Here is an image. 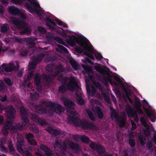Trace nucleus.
<instances>
[{"mask_svg": "<svg viewBox=\"0 0 156 156\" xmlns=\"http://www.w3.org/2000/svg\"><path fill=\"white\" fill-rule=\"evenodd\" d=\"M76 41L78 44L82 47L83 48L82 52L85 55L90 58L94 59V55L98 60H100L102 58V56L100 53L94 51L92 46L88 43L84 39L80 38Z\"/></svg>", "mask_w": 156, "mask_h": 156, "instance_id": "nucleus-1", "label": "nucleus"}, {"mask_svg": "<svg viewBox=\"0 0 156 156\" xmlns=\"http://www.w3.org/2000/svg\"><path fill=\"white\" fill-rule=\"evenodd\" d=\"M77 89L78 90H81L75 79L74 78L72 77L70 79L67 84L60 87L59 88V90L60 92H63L66 90H73Z\"/></svg>", "mask_w": 156, "mask_h": 156, "instance_id": "nucleus-2", "label": "nucleus"}, {"mask_svg": "<svg viewBox=\"0 0 156 156\" xmlns=\"http://www.w3.org/2000/svg\"><path fill=\"white\" fill-rule=\"evenodd\" d=\"M15 64L12 62H10L9 65L4 64L2 65L0 69L3 71L5 70L7 72H10L15 69L16 68L18 67L19 66L18 62H15Z\"/></svg>", "mask_w": 156, "mask_h": 156, "instance_id": "nucleus-3", "label": "nucleus"}, {"mask_svg": "<svg viewBox=\"0 0 156 156\" xmlns=\"http://www.w3.org/2000/svg\"><path fill=\"white\" fill-rule=\"evenodd\" d=\"M31 6H28L26 5V6L27 7L29 10L31 12H35L37 14H39V12L38 11V9H41L38 3L35 1H33L31 2Z\"/></svg>", "mask_w": 156, "mask_h": 156, "instance_id": "nucleus-4", "label": "nucleus"}, {"mask_svg": "<svg viewBox=\"0 0 156 156\" xmlns=\"http://www.w3.org/2000/svg\"><path fill=\"white\" fill-rule=\"evenodd\" d=\"M90 147L93 150H96L97 152L101 155H102V154H104L105 152L103 147L101 145H97L95 144L92 143L90 145Z\"/></svg>", "mask_w": 156, "mask_h": 156, "instance_id": "nucleus-5", "label": "nucleus"}, {"mask_svg": "<svg viewBox=\"0 0 156 156\" xmlns=\"http://www.w3.org/2000/svg\"><path fill=\"white\" fill-rule=\"evenodd\" d=\"M145 111L148 117L151 119L152 122H154L156 121V114L154 113L150 108H145Z\"/></svg>", "mask_w": 156, "mask_h": 156, "instance_id": "nucleus-6", "label": "nucleus"}, {"mask_svg": "<svg viewBox=\"0 0 156 156\" xmlns=\"http://www.w3.org/2000/svg\"><path fill=\"white\" fill-rule=\"evenodd\" d=\"M64 104L67 108H69L71 110L74 107V103L70 100L67 99L64 100Z\"/></svg>", "mask_w": 156, "mask_h": 156, "instance_id": "nucleus-7", "label": "nucleus"}, {"mask_svg": "<svg viewBox=\"0 0 156 156\" xmlns=\"http://www.w3.org/2000/svg\"><path fill=\"white\" fill-rule=\"evenodd\" d=\"M53 108H55V112L57 114H59L61 112L64 111V109L60 105L58 104H54Z\"/></svg>", "mask_w": 156, "mask_h": 156, "instance_id": "nucleus-8", "label": "nucleus"}, {"mask_svg": "<svg viewBox=\"0 0 156 156\" xmlns=\"http://www.w3.org/2000/svg\"><path fill=\"white\" fill-rule=\"evenodd\" d=\"M12 124L11 122H8L5 123V126L2 130V133L3 134L5 135L7 133V129L11 130L12 129Z\"/></svg>", "mask_w": 156, "mask_h": 156, "instance_id": "nucleus-9", "label": "nucleus"}, {"mask_svg": "<svg viewBox=\"0 0 156 156\" xmlns=\"http://www.w3.org/2000/svg\"><path fill=\"white\" fill-rule=\"evenodd\" d=\"M69 40H66V42L70 45L73 46L75 44L76 41L75 37L73 36H71L69 38Z\"/></svg>", "mask_w": 156, "mask_h": 156, "instance_id": "nucleus-10", "label": "nucleus"}, {"mask_svg": "<svg viewBox=\"0 0 156 156\" xmlns=\"http://www.w3.org/2000/svg\"><path fill=\"white\" fill-rule=\"evenodd\" d=\"M8 11L11 14H15L18 13L19 10L14 6H11L9 8Z\"/></svg>", "mask_w": 156, "mask_h": 156, "instance_id": "nucleus-11", "label": "nucleus"}, {"mask_svg": "<svg viewBox=\"0 0 156 156\" xmlns=\"http://www.w3.org/2000/svg\"><path fill=\"white\" fill-rule=\"evenodd\" d=\"M41 148L43 151L46 153V155L47 156H51L52 154L50 152V151L47 147L44 145H42L41 146Z\"/></svg>", "mask_w": 156, "mask_h": 156, "instance_id": "nucleus-12", "label": "nucleus"}, {"mask_svg": "<svg viewBox=\"0 0 156 156\" xmlns=\"http://www.w3.org/2000/svg\"><path fill=\"white\" fill-rule=\"evenodd\" d=\"M96 112L95 113V115L98 116L99 118H102L103 117V115L100 108L97 107L96 108Z\"/></svg>", "mask_w": 156, "mask_h": 156, "instance_id": "nucleus-13", "label": "nucleus"}, {"mask_svg": "<svg viewBox=\"0 0 156 156\" xmlns=\"http://www.w3.org/2000/svg\"><path fill=\"white\" fill-rule=\"evenodd\" d=\"M76 95L77 96V101L78 104L80 105H83L84 104L83 100L82 99L81 97L82 96V94L80 93H79V95L76 93Z\"/></svg>", "mask_w": 156, "mask_h": 156, "instance_id": "nucleus-14", "label": "nucleus"}, {"mask_svg": "<svg viewBox=\"0 0 156 156\" xmlns=\"http://www.w3.org/2000/svg\"><path fill=\"white\" fill-rule=\"evenodd\" d=\"M47 130L50 133L54 134L55 135H57L59 133L58 131L53 129L51 127H48Z\"/></svg>", "mask_w": 156, "mask_h": 156, "instance_id": "nucleus-15", "label": "nucleus"}, {"mask_svg": "<svg viewBox=\"0 0 156 156\" xmlns=\"http://www.w3.org/2000/svg\"><path fill=\"white\" fill-rule=\"evenodd\" d=\"M46 21L47 22V26L48 27L50 28H51L52 25H55V23L51 20L49 19H47Z\"/></svg>", "mask_w": 156, "mask_h": 156, "instance_id": "nucleus-16", "label": "nucleus"}, {"mask_svg": "<svg viewBox=\"0 0 156 156\" xmlns=\"http://www.w3.org/2000/svg\"><path fill=\"white\" fill-rule=\"evenodd\" d=\"M140 121L144 126L146 128L147 130L148 131L149 129V127L146 123L145 119L144 118H142L140 119Z\"/></svg>", "mask_w": 156, "mask_h": 156, "instance_id": "nucleus-17", "label": "nucleus"}, {"mask_svg": "<svg viewBox=\"0 0 156 156\" xmlns=\"http://www.w3.org/2000/svg\"><path fill=\"white\" fill-rule=\"evenodd\" d=\"M127 114L129 115V116H133L134 118V120L135 121L137 122L138 121H139L138 118L136 113H135L134 114H133L132 113L130 114L129 112H127Z\"/></svg>", "mask_w": 156, "mask_h": 156, "instance_id": "nucleus-18", "label": "nucleus"}, {"mask_svg": "<svg viewBox=\"0 0 156 156\" xmlns=\"http://www.w3.org/2000/svg\"><path fill=\"white\" fill-rule=\"evenodd\" d=\"M81 140L83 142L85 143H87L89 141V139L87 137L84 136H81Z\"/></svg>", "mask_w": 156, "mask_h": 156, "instance_id": "nucleus-19", "label": "nucleus"}, {"mask_svg": "<svg viewBox=\"0 0 156 156\" xmlns=\"http://www.w3.org/2000/svg\"><path fill=\"white\" fill-rule=\"evenodd\" d=\"M70 64L75 69L77 70L78 67V66L77 65L76 63L74 61H71L70 62Z\"/></svg>", "mask_w": 156, "mask_h": 156, "instance_id": "nucleus-20", "label": "nucleus"}, {"mask_svg": "<svg viewBox=\"0 0 156 156\" xmlns=\"http://www.w3.org/2000/svg\"><path fill=\"white\" fill-rule=\"evenodd\" d=\"M40 76L38 74H36L35 76V82L36 85H38L40 83Z\"/></svg>", "mask_w": 156, "mask_h": 156, "instance_id": "nucleus-21", "label": "nucleus"}, {"mask_svg": "<svg viewBox=\"0 0 156 156\" xmlns=\"http://www.w3.org/2000/svg\"><path fill=\"white\" fill-rule=\"evenodd\" d=\"M72 119H70V118H69V121L70 122V121H72L73 123H74L75 125L76 124L78 123V122H79V119H75L74 117H72Z\"/></svg>", "mask_w": 156, "mask_h": 156, "instance_id": "nucleus-22", "label": "nucleus"}, {"mask_svg": "<svg viewBox=\"0 0 156 156\" xmlns=\"http://www.w3.org/2000/svg\"><path fill=\"white\" fill-rule=\"evenodd\" d=\"M9 29V26L7 24H4L1 28L2 32L6 31Z\"/></svg>", "mask_w": 156, "mask_h": 156, "instance_id": "nucleus-23", "label": "nucleus"}, {"mask_svg": "<svg viewBox=\"0 0 156 156\" xmlns=\"http://www.w3.org/2000/svg\"><path fill=\"white\" fill-rule=\"evenodd\" d=\"M112 78L111 76L108 75V77L106 78V80L108 81L111 85L114 84L116 85V84L115 82H112Z\"/></svg>", "mask_w": 156, "mask_h": 156, "instance_id": "nucleus-24", "label": "nucleus"}, {"mask_svg": "<svg viewBox=\"0 0 156 156\" xmlns=\"http://www.w3.org/2000/svg\"><path fill=\"white\" fill-rule=\"evenodd\" d=\"M88 114L89 115V118L92 120H94L95 119V118L93 116L92 113L90 112L89 111H87Z\"/></svg>", "mask_w": 156, "mask_h": 156, "instance_id": "nucleus-25", "label": "nucleus"}, {"mask_svg": "<svg viewBox=\"0 0 156 156\" xmlns=\"http://www.w3.org/2000/svg\"><path fill=\"white\" fill-rule=\"evenodd\" d=\"M29 143L31 145H36V142L33 139H30L28 140Z\"/></svg>", "mask_w": 156, "mask_h": 156, "instance_id": "nucleus-26", "label": "nucleus"}, {"mask_svg": "<svg viewBox=\"0 0 156 156\" xmlns=\"http://www.w3.org/2000/svg\"><path fill=\"white\" fill-rule=\"evenodd\" d=\"M36 64L34 63H30L29 65V69L30 70H31L32 69L35 67Z\"/></svg>", "mask_w": 156, "mask_h": 156, "instance_id": "nucleus-27", "label": "nucleus"}, {"mask_svg": "<svg viewBox=\"0 0 156 156\" xmlns=\"http://www.w3.org/2000/svg\"><path fill=\"white\" fill-rule=\"evenodd\" d=\"M38 30L42 33H45V30L43 27H39L37 28Z\"/></svg>", "mask_w": 156, "mask_h": 156, "instance_id": "nucleus-28", "label": "nucleus"}, {"mask_svg": "<svg viewBox=\"0 0 156 156\" xmlns=\"http://www.w3.org/2000/svg\"><path fill=\"white\" fill-rule=\"evenodd\" d=\"M76 145L74 144H73L72 142H69V146H68V145H67V147H69L71 148H74L76 147Z\"/></svg>", "mask_w": 156, "mask_h": 156, "instance_id": "nucleus-29", "label": "nucleus"}, {"mask_svg": "<svg viewBox=\"0 0 156 156\" xmlns=\"http://www.w3.org/2000/svg\"><path fill=\"white\" fill-rule=\"evenodd\" d=\"M4 80L6 83L8 85H10L11 84V83L9 79L6 78L4 79Z\"/></svg>", "mask_w": 156, "mask_h": 156, "instance_id": "nucleus-30", "label": "nucleus"}, {"mask_svg": "<svg viewBox=\"0 0 156 156\" xmlns=\"http://www.w3.org/2000/svg\"><path fill=\"white\" fill-rule=\"evenodd\" d=\"M11 21L12 23L15 24H17L19 23V22L18 21L17 19L14 18H12Z\"/></svg>", "mask_w": 156, "mask_h": 156, "instance_id": "nucleus-31", "label": "nucleus"}, {"mask_svg": "<svg viewBox=\"0 0 156 156\" xmlns=\"http://www.w3.org/2000/svg\"><path fill=\"white\" fill-rule=\"evenodd\" d=\"M129 142L130 145L131 146H133L135 145V142L133 139H130Z\"/></svg>", "mask_w": 156, "mask_h": 156, "instance_id": "nucleus-32", "label": "nucleus"}, {"mask_svg": "<svg viewBox=\"0 0 156 156\" xmlns=\"http://www.w3.org/2000/svg\"><path fill=\"white\" fill-rule=\"evenodd\" d=\"M114 79L115 80L117 81L119 84L120 85H122V82L120 80L119 78V77H115L114 78Z\"/></svg>", "mask_w": 156, "mask_h": 156, "instance_id": "nucleus-33", "label": "nucleus"}, {"mask_svg": "<svg viewBox=\"0 0 156 156\" xmlns=\"http://www.w3.org/2000/svg\"><path fill=\"white\" fill-rule=\"evenodd\" d=\"M4 11V9L2 6L0 5V15H2L3 14Z\"/></svg>", "mask_w": 156, "mask_h": 156, "instance_id": "nucleus-34", "label": "nucleus"}, {"mask_svg": "<svg viewBox=\"0 0 156 156\" xmlns=\"http://www.w3.org/2000/svg\"><path fill=\"white\" fill-rule=\"evenodd\" d=\"M33 137V135L30 133H29L26 135L27 138L28 139V140L30 139V138Z\"/></svg>", "mask_w": 156, "mask_h": 156, "instance_id": "nucleus-35", "label": "nucleus"}, {"mask_svg": "<svg viewBox=\"0 0 156 156\" xmlns=\"http://www.w3.org/2000/svg\"><path fill=\"white\" fill-rule=\"evenodd\" d=\"M125 119H123L121 121V122H120V126H122L124 125L125 123Z\"/></svg>", "mask_w": 156, "mask_h": 156, "instance_id": "nucleus-36", "label": "nucleus"}, {"mask_svg": "<svg viewBox=\"0 0 156 156\" xmlns=\"http://www.w3.org/2000/svg\"><path fill=\"white\" fill-rule=\"evenodd\" d=\"M30 28H28L27 29L25 30L24 33H26L28 34H30Z\"/></svg>", "mask_w": 156, "mask_h": 156, "instance_id": "nucleus-37", "label": "nucleus"}, {"mask_svg": "<svg viewBox=\"0 0 156 156\" xmlns=\"http://www.w3.org/2000/svg\"><path fill=\"white\" fill-rule=\"evenodd\" d=\"M55 20L57 22L58 25H61L62 24V22L60 20H59L58 19L56 18Z\"/></svg>", "mask_w": 156, "mask_h": 156, "instance_id": "nucleus-38", "label": "nucleus"}, {"mask_svg": "<svg viewBox=\"0 0 156 156\" xmlns=\"http://www.w3.org/2000/svg\"><path fill=\"white\" fill-rule=\"evenodd\" d=\"M24 156H32L31 154L28 152H26L24 153Z\"/></svg>", "mask_w": 156, "mask_h": 156, "instance_id": "nucleus-39", "label": "nucleus"}, {"mask_svg": "<svg viewBox=\"0 0 156 156\" xmlns=\"http://www.w3.org/2000/svg\"><path fill=\"white\" fill-rule=\"evenodd\" d=\"M9 150L11 152L13 151H14V149L13 147V146L10 145V146L9 147Z\"/></svg>", "mask_w": 156, "mask_h": 156, "instance_id": "nucleus-40", "label": "nucleus"}, {"mask_svg": "<svg viewBox=\"0 0 156 156\" xmlns=\"http://www.w3.org/2000/svg\"><path fill=\"white\" fill-rule=\"evenodd\" d=\"M6 96H5L4 97H1V96H0V99L1 101H4L6 100Z\"/></svg>", "mask_w": 156, "mask_h": 156, "instance_id": "nucleus-41", "label": "nucleus"}, {"mask_svg": "<svg viewBox=\"0 0 156 156\" xmlns=\"http://www.w3.org/2000/svg\"><path fill=\"white\" fill-rule=\"evenodd\" d=\"M132 128L133 129H135L136 127V124L134 122H132Z\"/></svg>", "mask_w": 156, "mask_h": 156, "instance_id": "nucleus-42", "label": "nucleus"}, {"mask_svg": "<svg viewBox=\"0 0 156 156\" xmlns=\"http://www.w3.org/2000/svg\"><path fill=\"white\" fill-rule=\"evenodd\" d=\"M1 2V3H3L4 4H6L8 3V2L7 0H0V2Z\"/></svg>", "mask_w": 156, "mask_h": 156, "instance_id": "nucleus-43", "label": "nucleus"}, {"mask_svg": "<svg viewBox=\"0 0 156 156\" xmlns=\"http://www.w3.org/2000/svg\"><path fill=\"white\" fill-rule=\"evenodd\" d=\"M59 40H58V42L59 43L65 45V44L63 42V40H61L60 38H59Z\"/></svg>", "mask_w": 156, "mask_h": 156, "instance_id": "nucleus-44", "label": "nucleus"}, {"mask_svg": "<svg viewBox=\"0 0 156 156\" xmlns=\"http://www.w3.org/2000/svg\"><path fill=\"white\" fill-rule=\"evenodd\" d=\"M140 140L141 144L143 145L144 144V141L145 140L141 138L140 137Z\"/></svg>", "mask_w": 156, "mask_h": 156, "instance_id": "nucleus-45", "label": "nucleus"}, {"mask_svg": "<svg viewBox=\"0 0 156 156\" xmlns=\"http://www.w3.org/2000/svg\"><path fill=\"white\" fill-rule=\"evenodd\" d=\"M137 111L139 113H140V114H142V112L141 109L140 108H137Z\"/></svg>", "mask_w": 156, "mask_h": 156, "instance_id": "nucleus-46", "label": "nucleus"}, {"mask_svg": "<svg viewBox=\"0 0 156 156\" xmlns=\"http://www.w3.org/2000/svg\"><path fill=\"white\" fill-rule=\"evenodd\" d=\"M112 119L113 120H114L116 122H117V117L116 116H115V117H112Z\"/></svg>", "mask_w": 156, "mask_h": 156, "instance_id": "nucleus-47", "label": "nucleus"}, {"mask_svg": "<svg viewBox=\"0 0 156 156\" xmlns=\"http://www.w3.org/2000/svg\"><path fill=\"white\" fill-rule=\"evenodd\" d=\"M69 113L71 114H73V115H75V113H74V110H73V111H69L68 110L67 111Z\"/></svg>", "mask_w": 156, "mask_h": 156, "instance_id": "nucleus-48", "label": "nucleus"}, {"mask_svg": "<svg viewBox=\"0 0 156 156\" xmlns=\"http://www.w3.org/2000/svg\"><path fill=\"white\" fill-rule=\"evenodd\" d=\"M9 112L10 113H12V112L13 111V109L12 107H11L9 109Z\"/></svg>", "mask_w": 156, "mask_h": 156, "instance_id": "nucleus-49", "label": "nucleus"}, {"mask_svg": "<svg viewBox=\"0 0 156 156\" xmlns=\"http://www.w3.org/2000/svg\"><path fill=\"white\" fill-rule=\"evenodd\" d=\"M153 140L154 141V143L156 144V134L154 135V136L153 138Z\"/></svg>", "mask_w": 156, "mask_h": 156, "instance_id": "nucleus-50", "label": "nucleus"}, {"mask_svg": "<svg viewBox=\"0 0 156 156\" xmlns=\"http://www.w3.org/2000/svg\"><path fill=\"white\" fill-rule=\"evenodd\" d=\"M61 49H62V50H63L66 53H67L68 52V51L64 47H61Z\"/></svg>", "mask_w": 156, "mask_h": 156, "instance_id": "nucleus-51", "label": "nucleus"}, {"mask_svg": "<svg viewBox=\"0 0 156 156\" xmlns=\"http://www.w3.org/2000/svg\"><path fill=\"white\" fill-rule=\"evenodd\" d=\"M3 82L2 80H0V90H1V88L3 85Z\"/></svg>", "mask_w": 156, "mask_h": 156, "instance_id": "nucleus-52", "label": "nucleus"}, {"mask_svg": "<svg viewBox=\"0 0 156 156\" xmlns=\"http://www.w3.org/2000/svg\"><path fill=\"white\" fill-rule=\"evenodd\" d=\"M1 150H2V151H6L5 148L2 146Z\"/></svg>", "mask_w": 156, "mask_h": 156, "instance_id": "nucleus-53", "label": "nucleus"}, {"mask_svg": "<svg viewBox=\"0 0 156 156\" xmlns=\"http://www.w3.org/2000/svg\"><path fill=\"white\" fill-rule=\"evenodd\" d=\"M128 101L130 102V103H132L133 102V101H132V100L129 97H128Z\"/></svg>", "mask_w": 156, "mask_h": 156, "instance_id": "nucleus-54", "label": "nucleus"}, {"mask_svg": "<svg viewBox=\"0 0 156 156\" xmlns=\"http://www.w3.org/2000/svg\"><path fill=\"white\" fill-rule=\"evenodd\" d=\"M38 122H39V123H40L42 125H45V122H41L39 120Z\"/></svg>", "mask_w": 156, "mask_h": 156, "instance_id": "nucleus-55", "label": "nucleus"}, {"mask_svg": "<svg viewBox=\"0 0 156 156\" xmlns=\"http://www.w3.org/2000/svg\"><path fill=\"white\" fill-rule=\"evenodd\" d=\"M82 61L83 62L85 63H87V62H89V61L87 59L86 60H82Z\"/></svg>", "mask_w": 156, "mask_h": 156, "instance_id": "nucleus-56", "label": "nucleus"}, {"mask_svg": "<svg viewBox=\"0 0 156 156\" xmlns=\"http://www.w3.org/2000/svg\"><path fill=\"white\" fill-rule=\"evenodd\" d=\"M3 122V119L2 117H0V124L2 123Z\"/></svg>", "mask_w": 156, "mask_h": 156, "instance_id": "nucleus-57", "label": "nucleus"}, {"mask_svg": "<svg viewBox=\"0 0 156 156\" xmlns=\"http://www.w3.org/2000/svg\"><path fill=\"white\" fill-rule=\"evenodd\" d=\"M2 47L0 46V52L1 51H5V49H2Z\"/></svg>", "mask_w": 156, "mask_h": 156, "instance_id": "nucleus-58", "label": "nucleus"}, {"mask_svg": "<svg viewBox=\"0 0 156 156\" xmlns=\"http://www.w3.org/2000/svg\"><path fill=\"white\" fill-rule=\"evenodd\" d=\"M95 85L97 87L99 86L100 85V84L98 83L97 84H95Z\"/></svg>", "mask_w": 156, "mask_h": 156, "instance_id": "nucleus-59", "label": "nucleus"}, {"mask_svg": "<svg viewBox=\"0 0 156 156\" xmlns=\"http://www.w3.org/2000/svg\"><path fill=\"white\" fill-rule=\"evenodd\" d=\"M24 122L25 123H27L28 122V120L27 119H26L25 120L24 119Z\"/></svg>", "mask_w": 156, "mask_h": 156, "instance_id": "nucleus-60", "label": "nucleus"}, {"mask_svg": "<svg viewBox=\"0 0 156 156\" xmlns=\"http://www.w3.org/2000/svg\"><path fill=\"white\" fill-rule=\"evenodd\" d=\"M20 113L21 114H23V111L22 110V109H21V110L20 111Z\"/></svg>", "mask_w": 156, "mask_h": 156, "instance_id": "nucleus-61", "label": "nucleus"}, {"mask_svg": "<svg viewBox=\"0 0 156 156\" xmlns=\"http://www.w3.org/2000/svg\"><path fill=\"white\" fill-rule=\"evenodd\" d=\"M58 46H59V49H60L62 50V49H61V47H62V46H59V45H58Z\"/></svg>", "mask_w": 156, "mask_h": 156, "instance_id": "nucleus-62", "label": "nucleus"}, {"mask_svg": "<svg viewBox=\"0 0 156 156\" xmlns=\"http://www.w3.org/2000/svg\"><path fill=\"white\" fill-rule=\"evenodd\" d=\"M82 127H83V128H86V127H85L84 126H83V125L82 126Z\"/></svg>", "mask_w": 156, "mask_h": 156, "instance_id": "nucleus-63", "label": "nucleus"}, {"mask_svg": "<svg viewBox=\"0 0 156 156\" xmlns=\"http://www.w3.org/2000/svg\"><path fill=\"white\" fill-rule=\"evenodd\" d=\"M83 156H88V155H87V154H85L83 155Z\"/></svg>", "mask_w": 156, "mask_h": 156, "instance_id": "nucleus-64", "label": "nucleus"}]
</instances>
